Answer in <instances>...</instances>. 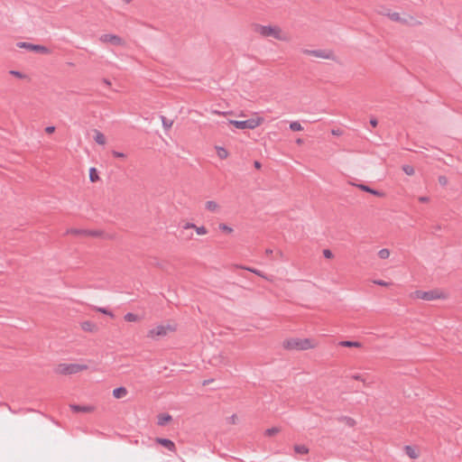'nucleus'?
<instances>
[{
	"mask_svg": "<svg viewBox=\"0 0 462 462\" xmlns=\"http://www.w3.org/2000/svg\"><path fill=\"white\" fill-rule=\"evenodd\" d=\"M294 451L298 454L306 455L309 453V448L305 445H295Z\"/></svg>",
	"mask_w": 462,
	"mask_h": 462,
	"instance_id": "nucleus-23",
	"label": "nucleus"
},
{
	"mask_svg": "<svg viewBox=\"0 0 462 462\" xmlns=\"http://www.w3.org/2000/svg\"><path fill=\"white\" fill-rule=\"evenodd\" d=\"M412 296L428 301L434 300H446L448 298V294L440 289H434L428 291H415L412 293Z\"/></svg>",
	"mask_w": 462,
	"mask_h": 462,
	"instance_id": "nucleus-5",
	"label": "nucleus"
},
{
	"mask_svg": "<svg viewBox=\"0 0 462 462\" xmlns=\"http://www.w3.org/2000/svg\"><path fill=\"white\" fill-rule=\"evenodd\" d=\"M264 123V118L259 113H254L245 120L246 130H254Z\"/></svg>",
	"mask_w": 462,
	"mask_h": 462,
	"instance_id": "nucleus-9",
	"label": "nucleus"
},
{
	"mask_svg": "<svg viewBox=\"0 0 462 462\" xmlns=\"http://www.w3.org/2000/svg\"><path fill=\"white\" fill-rule=\"evenodd\" d=\"M243 269L245 270H247L260 277H263L264 279H266V277L264 276V274L260 271V270H257V269H254V268H251V267H242Z\"/></svg>",
	"mask_w": 462,
	"mask_h": 462,
	"instance_id": "nucleus-30",
	"label": "nucleus"
},
{
	"mask_svg": "<svg viewBox=\"0 0 462 462\" xmlns=\"http://www.w3.org/2000/svg\"><path fill=\"white\" fill-rule=\"evenodd\" d=\"M99 310H100L101 312H103V313H107V311H106V310H104V309H100Z\"/></svg>",
	"mask_w": 462,
	"mask_h": 462,
	"instance_id": "nucleus-49",
	"label": "nucleus"
},
{
	"mask_svg": "<svg viewBox=\"0 0 462 462\" xmlns=\"http://www.w3.org/2000/svg\"><path fill=\"white\" fill-rule=\"evenodd\" d=\"M214 150L219 160H226L230 156L229 151L224 146L215 145Z\"/></svg>",
	"mask_w": 462,
	"mask_h": 462,
	"instance_id": "nucleus-12",
	"label": "nucleus"
},
{
	"mask_svg": "<svg viewBox=\"0 0 462 462\" xmlns=\"http://www.w3.org/2000/svg\"><path fill=\"white\" fill-rule=\"evenodd\" d=\"M228 124L232 125L233 126H235L236 128H237L239 130H246L245 120H233V119H230V120H228Z\"/></svg>",
	"mask_w": 462,
	"mask_h": 462,
	"instance_id": "nucleus-18",
	"label": "nucleus"
},
{
	"mask_svg": "<svg viewBox=\"0 0 462 462\" xmlns=\"http://www.w3.org/2000/svg\"><path fill=\"white\" fill-rule=\"evenodd\" d=\"M377 14L387 18L390 22L404 26H417L421 23L411 14L403 11H397L387 5L379 7Z\"/></svg>",
	"mask_w": 462,
	"mask_h": 462,
	"instance_id": "nucleus-1",
	"label": "nucleus"
},
{
	"mask_svg": "<svg viewBox=\"0 0 462 462\" xmlns=\"http://www.w3.org/2000/svg\"><path fill=\"white\" fill-rule=\"evenodd\" d=\"M55 132V126L50 125L45 128V133L48 134H51Z\"/></svg>",
	"mask_w": 462,
	"mask_h": 462,
	"instance_id": "nucleus-39",
	"label": "nucleus"
},
{
	"mask_svg": "<svg viewBox=\"0 0 462 462\" xmlns=\"http://www.w3.org/2000/svg\"><path fill=\"white\" fill-rule=\"evenodd\" d=\"M17 48L24 49L29 51L37 52L41 54H50L51 51L48 47L40 44H33L28 42H19L16 43Z\"/></svg>",
	"mask_w": 462,
	"mask_h": 462,
	"instance_id": "nucleus-8",
	"label": "nucleus"
},
{
	"mask_svg": "<svg viewBox=\"0 0 462 462\" xmlns=\"http://www.w3.org/2000/svg\"><path fill=\"white\" fill-rule=\"evenodd\" d=\"M124 319H125V321L134 322V321H136L138 319V317L134 313L128 312V313H126L125 315Z\"/></svg>",
	"mask_w": 462,
	"mask_h": 462,
	"instance_id": "nucleus-26",
	"label": "nucleus"
},
{
	"mask_svg": "<svg viewBox=\"0 0 462 462\" xmlns=\"http://www.w3.org/2000/svg\"><path fill=\"white\" fill-rule=\"evenodd\" d=\"M359 188L362 189L363 190H365V191H368V192L374 194L376 199H385V195L382 191L371 189L368 187L364 186V185H359Z\"/></svg>",
	"mask_w": 462,
	"mask_h": 462,
	"instance_id": "nucleus-19",
	"label": "nucleus"
},
{
	"mask_svg": "<svg viewBox=\"0 0 462 462\" xmlns=\"http://www.w3.org/2000/svg\"><path fill=\"white\" fill-rule=\"evenodd\" d=\"M212 381H213V379L205 380V381L202 383V384H203V385H207V384L210 383Z\"/></svg>",
	"mask_w": 462,
	"mask_h": 462,
	"instance_id": "nucleus-45",
	"label": "nucleus"
},
{
	"mask_svg": "<svg viewBox=\"0 0 462 462\" xmlns=\"http://www.w3.org/2000/svg\"><path fill=\"white\" fill-rule=\"evenodd\" d=\"M94 141L99 145H105L106 143V137L99 130H94Z\"/></svg>",
	"mask_w": 462,
	"mask_h": 462,
	"instance_id": "nucleus-14",
	"label": "nucleus"
},
{
	"mask_svg": "<svg viewBox=\"0 0 462 462\" xmlns=\"http://www.w3.org/2000/svg\"><path fill=\"white\" fill-rule=\"evenodd\" d=\"M371 125H372L373 126H376V125H377L376 120H371Z\"/></svg>",
	"mask_w": 462,
	"mask_h": 462,
	"instance_id": "nucleus-48",
	"label": "nucleus"
},
{
	"mask_svg": "<svg viewBox=\"0 0 462 462\" xmlns=\"http://www.w3.org/2000/svg\"><path fill=\"white\" fill-rule=\"evenodd\" d=\"M339 346H345V347H360L362 345L358 341H349V340H344L340 341L338 343Z\"/></svg>",
	"mask_w": 462,
	"mask_h": 462,
	"instance_id": "nucleus-22",
	"label": "nucleus"
},
{
	"mask_svg": "<svg viewBox=\"0 0 462 462\" xmlns=\"http://www.w3.org/2000/svg\"><path fill=\"white\" fill-rule=\"evenodd\" d=\"M310 54L323 60H335V53L329 50H315L310 51Z\"/></svg>",
	"mask_w": 462,
	"mask_h": 462,
	"instance_id": "nucleus-10",
	"label": "nucleus"
},
{
	"mask_svg": "<svg viewBox=\"0 0 462 462\" xmlns=\"http://www.w3.org/2000/svg\"><path fill=\"white\" fill-rule=\"evenodd\" d=\"M195 230H196V232H197V234H198V235H201V236H202V235H206V234H207V232H208V231H207V229H206V227H205V226H196V227H195Z\"/></svg>",
	"mask_w": 462,
	"mask_h": 462,
	"instance_id": "nucleus-35",
	"label": "nucleus"
},
{
	"mask_svg": "<svg viewBox=\"0 0 462 462\" xmlns=\"http://www.w3.org/2000/svg\"><path fill=\"white\" fill-rule=\"evenodd\" d=\"M254 168H255V169L260 170V169H261V167H262V164H261V162H260L255 161V162H254Z\"/></svg>",
	"mask_w": 462,
	"mask_h": 462,
	"instance_id": "nucleus-42",
	"label": "nucleus"
},
{
	"mask_svg": "<svg viewBox=\"0 0 462 462\" xmlns=\"http://www.w3.org/2000/svg\"><path fill=\"white\" fill-rule=\"evenodd\" d=\"M254 32L263 38H273L281 42H289L290 34L278 24H260L254 26Z\"/></svg>",
	"mask_w": 462,
	"mask_h": 462,
	"instance_id": "nucleus-2",
	"label": "nucleus"
},
{
	"mask_svg": "<svg viewBox=\"0 0 462 462\" xmlns=\"http://www.w3.org/2000/svg\"><path fill=\"white\" fill-rule=\"evenodd\" d=\"M103 231L101 230H90L88 229V236H94V237H100L103 236Z\"/></svg>",
	"mask_w": 462,
	"mask_h": 462,
	"instance_id": "nucleus-29",
	"label": "nucleus"
},
{
	"mask_svg": "<svg viewBox=\"0 0 462 462\" xmlns=\"http://www.w3.org/2000/svg\"><path fill=\"white\" fill-rule=\"evenodd\" d=\"M176 330L177 325L175 323L161 324L150 329L147 333V337L153 340H158L161 337H166L169 333L175 332Z\"/></svg>",
	"mask_w": 462,
	"mask_h": 462,
	"instance_id": "nucleus-4",
	"label": "nucleus"
},
{
	"mask_svg": "<svg viewBox=\"0 0 462 462\" xmlns=\"http://www.w3.org/2000/svg\"><path fill=\"white\" fill-rule=\"evenodd\" d=\"M87 365L81 364H60L56 368L55 372L60 374H74L81 371L87 370Z\"/></svg>",
	"mask_w": 462,
	"mask_h": 462,
	"instance_id": "nucleus-6",
	"label": "nucleus"
},
{
	"mask_svg": "<svg viewBox=\"0 0 462 462\" xmlns=\"http://www.w3.org/2000/svg\"><path fill=\"white\" fill-rule=\"evenodd\" d=\"M182 227H183L184 229H188V228H195V227H196V226H195L194 224H192V223H185V224L182 226Z\"/></svg>",
	"mask_w": 462,
	"mask_h": 462,
	"instance_id": "nucleus-41",
	"label": "nucleus"
},
{
	"mask_svg": "<svg viewBox=\"0 0 462 462\" xmlns=\"http://www.w3.org/2000/svg\"><path fill=\"white\" fill-rule=\"evenodd\" d=\"M323 255H324V257L328 258V259L333 257V254L329 249H325L323 251Z\"/></svg>",
	"mask_w": 462,
	"mask_h": 462,
	"instance_id": "nucleus-37",
	"label": "nucleus"
},
{
	"mask_svg": "<svg viewBox=\"0 0 462 462\" xmlns=\"http://www.w3.org/2000/svg\"><path fill=\"white\" fill-rule=\"evenodd\" d=\"M104 83H105V85H106L107 87H110V86H111V82H110L108 79H105V80H104Z\"/></svg>",
	"mask_w": 462,
	"mask_h": 462,
	"instance_id": "nucleus-46",
	"label": "nucleus"
},
{
	"mask_svg": "<svg viewBox=\"0 0 462 462\" xmlns=\"http://www.w3.org/2000/svg\"><path fill=\"white\" fill-rule=\"evenodd\" d=\"M81 328L84 331L94 332L97 330V326L91 321H84L81 323Z\"/></svg>",
	"mask_w": 462,
	"mask_h": 462,
	"instance_id": "nucleus-21",
	"label": "nucleus"
},
{
	"mask_svg": "<svg viewBox=\"0 0 462 462\" xmlns=\"http://www.w3.org/2000/svg\"><path fill=\"white\" fill-rule=\"evenodd\" d=\"M236 414H233L230 418H229V420L231 423L235 424L236 421Z\"/></svg>",
	"mask_w": 462,
	"mask_h": 462,
	"instance_id": "nucleus-43",
	"label": "nucleus"
},
{
	"mask_svg": "<svg viewBox=\"0 0 462 462\" xmlns=\"http://www.w3.org/2000/svg\"><path fill=\"white\" fill-rule=\"evenodd\" d=\"M352 378H353L354 380L361 381V382H363L364 383H365V379H364V377H363L361 374H353V375H352Z\"/></svg>",
	"mask_w": 462,
	"mask_h": 462,
	"instance_id": "nucleus-36",
	"label": "nucleus"
},
{
	"mask_svg": "<svg viewBox=\"0 0 462 462\" xmlns=\"http://www.w3.org/2000/svg\"><path fill=\"white\" fill-rule=\"evenodd\" d=\"M99 42L103 44L112 45L115 47H125V40L115 33H105L99 37Z\"/></svg>",
	"mask_w": 462,
	"mask_h": 462,
	"instance_id": "nucleus-7",
	"label": "nucleus"
},
{
	"mask_svg": "<svg viewBox=\"0 0 462 462\" xmlns=\"http://www.w3.org/2000/svg\"><path fill=\"white\" fill-rule=\"evenodd\" d=\"M89 180L92 183H96L100 180L98 171L95 167H91L88 170Z\"/></svg>",
	"mask_w": 462,
	"mask_h": 462,
	"instance_id": "nucleus-15",
	"label": "nucleus"
},
{
	"mask_svg": "<svg viewBox=\"0 0 462 462\" xmlns=\"http://www.w3.org/2000/svg\"><path fill=\"white\" fill-rule=\"evenodd\" d=\"M219 229H220V230H222V231H224V232H226V233H228V234H230V233H232V232H233V228H232V227H230V226H227V225H226V224H220V225H219Z\"/></svg>",
	"mask_w": 462,
	"mask_h": 462,
	"instance_id": "nucleus-33",
	"label": "nucleus"
},
{
	"mask_svg": "<svg viewBox=\"0 0 462 462\" xmlns=\"http://www.w3.org/2000/svg\"><path fill=\"white\" fill-rule=\"evenodd\" d=\"M405 452L411 458H417L419 457V454L415 451L413 448L411 446H405Z\"/></svg>",
	"mask_w": 462,
	"mask_h": 462,
	"instance_id": "nucleus-24",
	"label": "nucleus"
},
{
	"mask_svg": "<svg viewBox=\"0 0 462 462\" xmlns=\"http://www.w3.org/2000/svg\"><path fill=\"white\" fill-rule=\"evenodd\" d=\"M9 74L19 79H26L27 76L19 70H10Z\"/></svg>",
	"mask_w": 462,
	"mask_h": 462,
	"instance_id": "nucleus-25",
	"label": "nucleus"
},
{
	"mask_svg": "<svg viewBox=\"0 0 462 462\" xmlns=\"http://www.w3.org/2000/svg\"><path fill=\"white\" fill-rule=\"evenodd\" d=\"M218 204H207V208L210 211H215L217 208Z\"/></svg>",
	"mask_w": 462,
	"mask_h": 462,
	"instance_id": "nucleus-40",
	"label": "nucleus"
},
{
	"mask_svg": "<svg viewBox=\"0 0 462 462\" xmlns=\"http://www.w3.org/2000/svg\"><path fill=\"white\" fill-rule=\"evenodd\" d=\"M171 416L167 413H162L158 416V425L164 426L171 420Z\"/></svg>",
	"mask_w": 462,
	"mask_h": 462,
	"instance_id": "nucleus-20",
	"label": "nucleus"
},
{
	"mask_svg": "<svg viewBox=\"0 0 462 462\" xmlns=\"http://www.w3.org/2000/svg\"><path fill=\"white\" fill-rule=\"evenodd\" d=\"M402 171L409 176H412L415 173L414 168L411 165L402 166Z\"/></svg>",
	"mask_w": 462,
	"mask_h": 462,
	"instance_id": "nucleus-31",
	"label": "nucleus"
},
{
	"mask_svg": "<svg viewBox=\"0 0 462 462\" xmlns=\"http://www.w3.org/2000/svg\"><path fill=\"white\" fill-rule=\"evenodd\" d=\"M290 128L291 130L294 131V132H299V131H301L303 129V127L301 126V125L299 123V122H291L290 124Z\"/></svg>",
	"mask_w": 462,
	"mask_h": 462,
	"instance_id": "nucleus-28",
	"label": "nucleus"
},
{
	"mask_svg": "<svg viewBox=\"0 0 462 462\" xmlns=\"http://www.w3.org/2000/svg\"><path fill=\"white\" fill-rule=\"evenodd\" d=\"M69 407L74 412H92L95 410L92 405L70 404Z\"/></svg>",
	"mask_w": 462,
	"mask_h": 462,
	"instance_id": "nucleus-13",
	"label": "nucleus"
},
{
	"mask_svg": "<svg viewBox=\"0 0 462 462\" xmlns=\"http://www.w3.org/2000/svg\"><path fill=\"white\" fill-rule=\"evenodd\" d=\"M65 235L88 236V229L69 228L66 230Z\"/></svg>",
	"mask_w": 462,
	"mask_h": 462,
	"instance_id": "nucleus-16",
	"label": "nucleus"
},
{
	"mask_svg": "<svg viewBox=\"0 0 462 462\" xmlns=\"http://www.w3.org/2000/svg\"><path fill=\"white\" fill-rule=\"evenodd\" d=\"M265 254H268V255H270V254H273V250H272V249H266V250H265Z\"/></svg>",
	"mask_w": 462,
	"mask_h": 462,
	"instance_id": "nucleus-47",
	"label": "nucleus"
},
{
	"mask_svg": "<svg viewBox=\"0 0 462 462\" xmlns=\"http://www.w3.org/2000/svg\"><path fill=\"white\" fill-rule=\"evenodd\" d=\"M278 432H280V429L276 428V427H273V428L267 429L265 430V435L271 437L274 434H277Z\"/></svg>",
	"mask_w": 462,
	"mask_h": 462,
	"instance_id": "nucleus-32",
	"label": "nucleus"
},
{
	"mask_svg": "<svg viewBox=\"0 0 462 462\" xmlns=\"http://www.w3.org/2000/svg\"><path fill=\"white\" fill-rule=\"evenodd\" d=\"M112 155L115 158H119L122 160H125L126 158V154H125L124 152H117V151H113Z\"/></svg>",
	"mask_w": 462,
	"mask_h": 462,
	"instance_id": "nucleus-34",
	"label": "nucleus"
},
{
	"mask_svg": "<svg viewBox=\"0 0 462 462\" xmlns=\"http://www.w3.org/2000/svg\"><path fill=\"white\" fill-rule=\"evenodd\" d=\"M378 256H379L381 259H387V258H389V256H390V251H389V249H387V248H383V249L379 250V252H378Z\"/></svg>",
	"mask_w": 462,
	"mask_h": 462,
	"instance_id": "nucleus-27",
	"label": "nucleus"
},
{
	"mask_svg": "<svg viewBox=\"0 0 462 462\" xmlns=\"http://www.w3.org/2000/svg\"><path fill=\"white\" fill-rule=\"evenodd\" d=\"M282 346L288 350H308L314 348L317 345L310 338H289L283 341Z\"/></svg>",
	"mask_w": 462,
	"mask_h": 462,
	"instance_id": "nucleus-3",
	"label": "nucleus"
},
{
	"mask_svg": "<svg viewBox=\"0 0 462 462\" xmlns=\"http://www.w3.org/2000/svg\"><path fill=\"white\" fill-rule=\"evenodd\" d=\"M123 5H130L132 4L134 0H119Z\"/></svg>",
	"mask_w": 462,
	"mask_h": 462,
	"instance_id": "nucleus-44",
	"label": "nucleus"
},
{
	"mask_svg": "<svg viewBox=\"0 0 462 462\" xmlns=\"http://www.w3.org/2000/svg\"><path fill=\"white\" fill-rule=\"evenodd\" d=\"M156 443L163 446L168 450L171 452H176V446L173 441H171L169 439H163V438H156L155 439Z\"/></svg>",
	"mask_w": 462,
	"mask_h": 462,
	"instance_id": "nucleus-11",
	"label": "nucleus"
},
{
	"mask_svg": "<svg viewBox=\"0 0 462 462\" xmlns=\"http://www.w3.org/2000/svg\"><path fill=\"white\" fill-rule=\"evenodd\" d=\"M127 394V390L124 386L117 387L113 390V396L116 399L125 397Z\"/></svg>",
	"mask_w": 462,
	"mask_h": 462,
	"instance_id": "nucleus-17",
	"label": "nucleus"
},
{
	"mask_svg": "<svg viewBox=\"0 0 462 462\" xmlns=\"http://www.w3.org/2000/svg\"><path fill=\"white\" fill-rule=\"evenodd\" d=\"M374 283L380 285V286H388L389 283L387 282H384L383 280H374Z\"/></svg>",
	"mask_w": 462,
	"mask_h": 462,
	"instance_id": "nucleus-38",
	"label": "nucleus"
}]
</instances>
